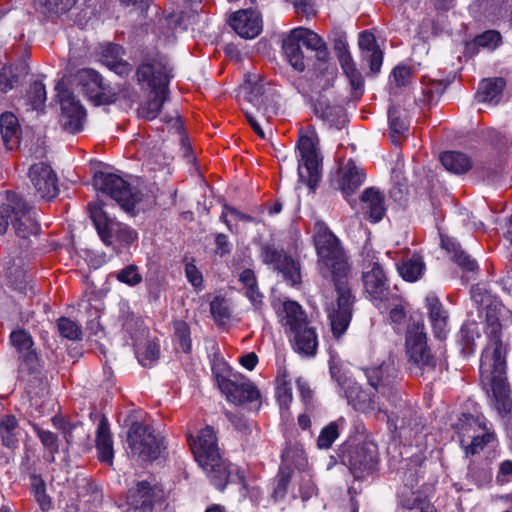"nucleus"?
Returning a JSON list of instances; mask_svg holds the SVG:
<instances>
[{
	"mask_svg": "<svg viewBox=\"0 0 512 512\" xmlns=\"http://www.w3.org/2000/svg\"><path fill=\"white\" fill-rule=\"evenodd\" d=\"M485 308L486 333L490 340L481 355L480 381L487 392L490 405L504 417L512 411L510 386L506 377L507 349L501 341L503 327L511 321V312L501 301L490 295L480 299Z\"/></svg>",
	"mask_w": 512,
	"mask_h": 512,
	"instance_id": "1",
	"label": "nucleus"
},
{
	"mask_svg": "<svg viewBox=\"0 0 512 512\" xmlns=\"http://www.w3.org/2000/svg\"><path fill=\"white\" fill-rule=\"evenodd\" d=\"M440 161L446 170L455 174L465 173L471 168V160L461 152L446 151L441 154Z\"/></svg>",
	"mask_w": 512,
	"mask_h": 512,
	"instance_id": "39",
	"label": "nucleus"
},
{
	"mask_svg": "<svg viewBox=\"0 0 512 512\" xmlns=\"http://www.w3.org/2000/svg\"><path fill=\"white\" fill-rule=\"evenodd\" d=\"M56 90L61 106L59 118L61 126L70 133L80 132L86 119L84 107L75 98L73 93L68 89H64L61 84L56 86Z\"/></svg>",
	"mask_w": 512,
	"mask_h": 512,
	"instance_id": "18",
	"label": "nucleus"
},
{
	"mask_svg": "<svg viewBox=\"0 0 512 512\" xmlns=\"http://www.w3.org/2000/svg\"><path fill=\"white\" fill-rule=\"evenodd\" d=\"M10 341L29 365L33 366L37 362V355L33 350V340L28 332L22 329L15 330L10 335Z\"/></svg>",
	"mask_w": 512,
	"mask_h": 512,
	"instance_id": "35",
	"label": "nucleus"
},
{
	"mask_svg": "<svg viewBox=\"0 0 512 512\" xmlns=\"http://www.w3.org/2000/svg\"><path fill=\"white\" fill-rule=\"evenodd\" d=\"M122 54L121 46L109 43L102 50L101 61L117 75L127 76L132 71V66L122 59Z\"/></svg>",
	"mask_w": 512,
	"mask_h": 512,
	"instance_id": "31",
	"label": "nucleus"
},
{
	"mask_svg": "<svg viewBox=\"0 0 512 512\" xmlns=\"http://www.w3.org/2000/svg\"><path fill=\"white\" fill-rule=\"evenodd\" d=\"M416 481V478L411 475V479H407L404 488L398 492V502L402 508L412 510L416 509L417 505H419L422 498L412 490L413 483Z\"/></svg>",
	"mask_w": 512,
	"mask_h": 512,
	"instance_id": "46",
	"label": "nucleus"
},
{
	"mask_svg": "<svg viewBox=\"0 0 512 512\" xmlns=\"http://www.w3.org/2000/svg\"><path fill=\"white\" fill-rule=\"evenodd\" d=\"M119 319L133 340L139 363L144 367L152 366L160 356L159 344L148 338V330L143 326V322L130 311V307L125 302L120 304Z\"/></svg>",
	"mask_w": 512,
	"mask_h": 512,
	"instance_id": "9",
	"label": "nucleus"
},
{
	"mask_svg": "<svg viewBox=\"0 0 512 512\" xmlns=\"http://www.w3.org/2000/svg\"><path fill=\"white\" fill-rule=\"evenodd\" d=\"M282 467L294 466L298 469H304L307 465V459L304 449L299 444H288L282 452Z\"/></svg>",
	"mask_w": 512,
	"mask_h": 512,
	"instance_id": "43",
	"label": "nucleus"
},
{
	"mask_svg": "<svg viewBox=\"0 0 512 512\" xmlns=\"http://www.w3.org/2000/svg\"><path fill=\"white\" fill-rule=\"evenodd\" d=\"M79 81L87 97L101 104L104 102L105 90L107 88L101 75L93 69H83L79 72Z\"/></svg>",
	"mask_w": 512,
	"mask_h": 512,
	"instance_id": "29",
	"label": "nucleus"
},
{
	"mask_svg": "<svg viewBox=\"0 0 512 512\" xmlns=\"http://www.w3.org/2000/svg\"><path fill=\"white\" fill-rule=\"evenodd\" d=\"M315 113L321 119L329 122L331 125H335L339 123V119L343 115V108L331 104L328 100L319 99L315 103Z\"/></svg>",
	"mask_w": 512,
	"mask_h": 512,
	"instance_id": "44",
	"label": "nucleus"
},
{
	"mask_svg": "<svg viewBox=\"0 0 512 512\" xmlns=\"http://www.w3.org/2000/svg\"><path fill=\"white\" fill-rule=\"evenodd\" d=\"M302 47L315 52L320 68L329 78L335 76V68L327 63L329 52L325 42L307 28H296L283 40L282 49L289 64L298 72L305 70V59Z\"/></svg>",
	"mask_w": 512,
	"mask_h": 512,
	"instance_id": "6",
	"label": "nucleus"
},
{
	"mask_svg": "<svg viewBox=\"0 0 512 512\" xmlns=\"http://www.w3.org/2000/svg\"><path fill=\"white\" fill-rule=\"evenodd\" d=\"M405 345L411 369L424 373L436 367V361L427 347V337L422 322L409 326Z\"/></svg>",
	"mask_w": 512,
	"mask_h": 512,
	"instance_id": "13",
	"label": "nucleus"
},
{
	"mask_svg": "<svg viewBox=\"0 0 512 512\" xmlns=\"http://www.w3.org/2000/svg\"><path fill=\"white\" fill-rule=\"evenodd\" d=\"M17 425V419L13 415H6L0 421V436L3 444L8 448L15 447L17 443L15 435Z\"/></svg>",
	"mask_w": 512,
	"mask_h": 512,
	"instance_id": "45",
	"label": "nucleus"
},
{
	"mask_svg": "<svg viewBox=\"0 0 512 512\" xmlns=\"http://www.w3.org/2000/svg\"><path fill=\"white\" fill-rule=\"evenodd\" d=\"M261 256L263 262L272 265L275 270L282 274L288 284L293 286L300 283V264L291 256L269 245L262 248Z\"/></svg>",
	"mask_w": 512,
	"mask_h": 512,
	"instance_id": "21",
	"label": "nucleus"
},
{
	"mask_svg": "<svg viewBox=\"0 0 512 512\" xmlns=\"http://www.w3.org/2000/svg\"><path fill=\"white\" fill-rule=\"evenodd\" d=\"M362 208L373 222L380 221L385 214L384 196L373 188L366 189L362 196Z\"/></svg>",
	"mask_w": 512,
	"mask_h": 512,
	"instance_id": "33",
	"label": "nucleus"
},
{
	"mask_svg": "<svg viewBox=\"0 0 512 512\" xmlns=\"http://www.w3.org/2000/svg\"><path fill=\"white\" fill-rule=\"evenodd\" d=\"M12 227L16 236L28 239L39 231L36 212L20 195L6 192V201L0 205V235Z\"/></svg>",
	"mask_w": 512,
	"mask_h": 512,
	"instance_id": "7",
	"label": "nucleus"
},
{
	"mask_svg": "<svg viewBox=\"0 0 512 512\" xmlns=\"http://www.w3.org/2000/svg\"><path fill=\"white\" fill-rule=\"evenodd\" d=\"M441 246L453 254V260L465 271L474 272L478 269L477 262L466 254L456 239L441 235Z\"/></svg>",
	"mask_w": 512,
	"mask_h": 512,
	"instance_id": "36",
	"label": "nucleus"
},
{
	"mask_svg": "<svg viewBox=\"0 0 512 512\" xmlns=\"http://www.w3.org/2000/svg\"><path fill=\"white\" fill-rule=\"evenodd\" d=\"M216 252L220 254L221 256L228 254L231 250L230 242L228 241V238L224 234H218L216 236Z\"/></svg>",
	"mask_w": 512,
	"mask_h": 512,
	"instance_id": "64",
	"label": "nucleus"
},
{
	"mask_svg": "<svg viewBox=\"0 0 512 512\" xmlns=\"http://www.w3.org/2000/svg\"><path fill=\"white\" fill-rule=\"evenodd\" d=\"M501 41V35L495 30H488L478 35L475 38V44L478 47L487 48L489 50L495 49Z\"/></svg>",
	"mask_w": 512,
	"mask_h": 512,
	"instance_id": "55",
	"label": "nucleus"
},
{
	"mask_svg": "<svg viewBox=\"0 0 512 512\" xmlns=\"http://www.w3.org/2000/svg\"><path fill=\"white\" fill-rule=\"evenodd\" d=\"M88 208L98 235L105 245L120 249L131 245L137 239L136 231L126 224L109 218L101 203H91Z\"/></svg>",
	"mask_w": 512,
	"mask_h": 512,
	"instance_id": "10",
	"label": "nucleus"
},
{
	"mask_svg": "<svg viewBox=\"0 0 512 512\" xmlns=\"http://www.w3.org/2000/svg\"><path fill=\"white\" fill-rule=\"evenodd\" d=\"M210 311L214 321L218 325H225L231 318V309L228 301L216 296L210 303Z\"/></svg>",
	"mask_w": 512,
	"mask_h": 512,
	"instance_id": "47",
	"label": "nucleus"
},
{
	"mask_svg": "<svg viewBox=\"0 0 512 512\" xmlns=\"http://www.w3.org/2000/svg\"><path fill=\"white\" fill-rule=\"evenodd\" d=\"M96 449L99 460L111 465L114 458V450L109 423L106 418H102L97 427Z\"/></svg>",
	"mask_w": 512,
	"mask_h": 512,
	"instance_id": "32",
	"label": "nucleus"
},
{
	"mask_svg": "<svg viewBox=\"0 0 512 512\" xmlns=\"http://www.w3.org/2000/svg\"><path fill=\"white\" fill-rule=\"evenodd\" d=\"M24 74L26 68L23 65H4L0 69V91L6 93L15 88Z\"/></svg>",
	"mask_w": 512,
	"mask_h": 512,
	"instance_id": "41",
	"label": "nucleus"
},
{
	"mask_svg": "<svg viewBox=\"0 0 512 512\" xmlns=\"http://www.w3.org/2000/svg\"><path fill=\"white\" fill-rule=\"evenodd\" d=\"M230 26L242 38L252 39L262 30L259 14L252 10H240L230 18Z\"/></svg>",
	"mask_w": 512,
	"mask_h": 512,
	"instance_id": "25",
	"label": "nucleus"
},
{
	"mask_svg": "<svg viewBox=\"0 0 512 512\" xmlns=\"http://www.w3.org/2000/svg\"><path fill=\"white\" fill-rule=\"evenodd\" d=\"M30 186L37 197L43 200H51L58 194L57 175L50 165L37 162L29 167L27 173Z\"/></svg>",
	"mask_w": 512,
	"mask_h": 512,
	"instance_id": "20",
	"label": "nucleus"
},
{
	"mask_svg": "<svg viewBox=\"0 0 512 512\" xmlns=\"http://www.w3.org/2000/svg\"><path fill=\"white\" fill-rule=\"evenodd\" d=\"M344 391L348 404L356 411L365 414H374L378 419L389 421L386 411L380 406L376 395H370L364 391L361 386L351 378H345L339 381Z\"/></svg>",
	"mask_w": 512,
	"mask_h": 512,
	"instance_id": "17",
	"label": "nucleus"
},
{
	"mask_svg": "<svg viewBox=\"0 0 512 512\" xmlns=\"http://www.w3.org/2000/svg\"><path fill=\"white\" fill-rule=\"evenodd\" d=\"M219 386L226 394L227 399L237 405L245 402H253L259 398L258 389L249 381L235 382L222 379Z\"/></svg>",
	"mask_w": 512,
	"mask_h": 512,
	"instance_id": "26",
	"label": "nucleus"
},
{
	"mask_svg": "<svg viewBox=\"0 0 512 512\" xmlns=\"http://www.w3.org/2000/svg\"><path fill=\"white\" fill-rule=\"evenodd\" d=\"M95 185L115 200L126 212H133L141 200L140 193L133 191L124 179L115 174L103 172L96 174Z\"/></svg>",
	"mask_w": 512,
	"mask_h": 512,
	"instance_id": "14",
	"label": "nucleus"
},
{
	"mask_svg": "<svg viewBox=\"0 0 512 512\" xmlns=\"http://www.w3.org/2000/svg\"><path fill=\"white\" fill-rule=\"evenodd\" d=\"M185 275L187 280L195 287L201 288L203 284V277L201 272L193 263H187L185 266Z\"/></svg>",
	"mask_w": 512,
	"mask_h": 512,
	"instance_id": "60",
	"label": "nucleus"
},
{
	"mask_svg": "<svg viewBox=\"0 0 512 512\" xmlns=\"http://www.w3.org/2000/svg\"><path fill=\"white\" fill-rule=\"evenodd\" d=\"M314 244L320 274L334 282L337 300L326 306L327 317L335 338L348 329L353 315L355 297L348 287L351 266L338 237L323 222L314 226Z\"/></svg>",
	"mask_w": 512,
	"mask_h": 512,
	"instance_id": "2",
	"label": "nucleus"
},
{
	"mask_svg": "<svg viewBox=\"0 0 512 512\" xmlns=\"http://www.w3.org/2000/svg\"><path fill=\"white\" fill-rule=\"evenodd\" d=\"M33 430L39 437L44 448L49 452V461H55V454L59 451L58 437L49 430H44L37 425H33Z\"/></svg>",
	"mask_w": 512,
	"mask_h": 512,
	"instance_id": "49",
	"label": "nucleus"
},
{
	"mask_svg": "<svg viewBox=\"0 0 512 512\" xmlns=\"http://www.w3.org/2000/svg\"><path fill=\"white\" fill-rule=\"evenodd\" d=\"M465 455H475L496 439L493 425L483 414H462L455 425Z\"/></svg>",
	"mask_w": 512,
	"mask_h": 512,
	"instance_id": "8",
	"label": "nucleus"
},
{
	"mask_svg": "<svg viewBox=\"0 0 512 512\" xmlns=\"http://www.w3.org/2000/svg\"><path fill=\"white\" fill-rule=\"evenodd\" d=\"M58 330L61 336L69 340H77L81 334L80 327L68 318H60L58 320Z\"/></svg>",
	"mask_w": 512,
	"mask_h": 512,
	"instance_id": "53",
	"label": "nucleus"
},
{
	"mask_svg": "<svg viewBox=\"0 0 512 512\" xmlns=\"http://www.w3.org/2000/svg\"><path fill=\"white\" fill-rule=\"evenodd\" d=\"M291 479V470L288 467H281L276 478L275 487L273 489V498L275 500L282 499L286 493Z\"/></svg>",
	"mask_w": 512,
	"mask_h": 512,
	"instance_id": "52",
	"label": "nucleus"
},
{
	"mask_svg": "<svg viewBox=\"0 0 512 512\" xmlns=\"http://www.w3.org/2000/svg\"><path fill=\"white\" fill-rule=\"evenodd\" d=\"M190 447L198 465L217 489L223 490L236 481L245 487L243 472L222 458L212 427L202 429L196 439L190 440Z\"/></svg>",
	"mask_w": 512,
	"mask_h": 512,
	"instance_id": "3",
	"label": "nucleus"
},
{
	"mask_svg": "<svg viewBox=\"0 0 512 512\" xmlns=\"http://www.w3.org/2000/svg\"><path fill=\"white\" fill-rule=\"evenodd\" d=\"M318 138L314 130L302 133L298 140L300 159L299 180L314 190L321 177V158L318 152Z\"/></svg>",
	"mask_w": 512,
	"mask_h": 512,
	"instance_id": "12",
	"label": "nucleus"
},
{
	"mask_svg": "<svg viewBox=\"0 0 512 512\" xmlns=\"http://www.w3.org/2000/svg\"><path fill=\"white\" fill-rule=\"evenodd\" d=\"M294 7L298 13H302L307 17L314 16L316 9L311 0H295Z\"/></svg>",
	"mask_w": 512,
	"mask_h": 512,
	"instance_id": "62",
	"label": "nucleus"
},
{
	"mask_svg": "<svg viewBox=\"0 0 512 512\" xmlns=\"http://www.w3.org/2000/svg\"><path fill=\"white\" fill-rule=\"evenodd\" d=\"M278 317L294 351L303 356H314L318 347V335L302 307L295 301H285L278 311Z\"/></svg>",
	"mask_w": 512,
	"mask_h": 512,
	"instance_id": "5",
	"label": "nucleus"
},
{
	"mask_svg": "<svg viewBox=\"0 0 512 512\" xmlns=\"http://www.w3.org/2000/svg\"><path fill=\"white\" fill-rule=\"evenodd\" d=\"M239 281L243 284L244 294L254 309L260 310L263 304V294L259 291L254 272L251 269L243 270L239 275Z\"/></svg>",
	"mask_w": 512,
	"mask_h": 512,
	"instance_id": "38",
	"label": "nucleus"
},
{
	"mask_svg": "<svg viewBox=\"0 0 512 512\" xmlns=\"http://www.w3.org/2000/svg\"><path fill=\"white\" fill-rule=\"evenodd\" d=\"M175 339L179 343L183 352L189 353L191 350L190 330L186 323L177 322L175 324Z\"/></svg>",
	"mask_w": 512,
	"mask_h": 512,
	"instance_id": "54",
	"label": "nucleus"
},
{
	"mask_svg": "<svg viewBox=\"0 0 512 512\" xmlns=\"http://www.w3.org/2000/svg\"><path fill=\"white\" fill-rule=\"evenodd\" d=\"M275 394L280 409L287 410L293 399L290 383L280 382V384H276Z\"/></svg>",
	"mask_w": 512,
	"mask_h": 512,
	"instance_id": "58",
	"label": "nucleus"
},
{
	"mask_svg": "<svg viewBox=\"0 0 512 512\" xmlns=\"http://www.w3.org/2000/svg\"><path fill=\"white\" fill-rule=\"evenodd\" d=\"M46 102V89L43 83L34 82L28 91L26 104L30 109L42 111Z\"/></svg>",
	"mask_w": 512,
	"mask_h": 512,
	"instance_id": "48",
	"label": "nucleus"
},
{
	"mask_svg": "<svg viewBox=\"0 0 512 512\" xmlns=\"http://www.w3.org/2000/svg\"><path fill=\"white\" fill-rule=\"evenodd\" d=\"M345 423L344 418H339L335 422H331L329 425L324 427L317 440V445L321 449H327L331 447L333 442L338 438L339 436V426L343 425Z\"/></svg>",
	"mask_w": 512,
	"mask_h": 512,
	"instance_id": "50",
	"label": "nucleus"
},
{
	"mask_svg": "<svg viewBox=\"0 0 512 512\" xmlns=\"http://www.w3.org/2000/svg\"><path fill=\"white\" fill-rule=\"evenodd\" d=\"M77 0H35V8L47 17L58 16L69 11Z\"/></svg>",
	"mask_w": 512,
	"mask_h": 512,
	"instance_id": "40",
	"label": "nucleus"
},
{
	"mask_svg": "<svg viewBox=\"0 0 512 512\" xmlns=\"http://www.w3.org/2000/svg\"><path fill=\"white\" fill-rule=\"evenodd\" d=\"M389 319L393 325L394 330L399 333L401 332L406 324V311L400 304L395 305L389 312Z\"/></svg>",
	"mask_w": 512,
	"mask_h": 512,
	"instance_id": "59",
	"label": "nucleus"
},
{
	"mask_svg": "<svg viewBox=\"0 0 512 512\" xmlns=\"http://www.w3.org/2000/svg\"><path fill=\"white\" fill-rule=\"evenodd\" d=\"M389 127L393 134L403 135L408 130L407 121L402 118L395 108L388 111Z\"/></svg>",
	"mask_w": 512,
	"mask_h": 512,
	"instance_id": "57",
	"label": "nucleus"
},
{
	"mask_svg": "<svg viewBox=\"0 0 512 512\" xmlns=\"http://www.w3.org/2000/svg\"><path fill=\"white\" fill-rule=\"evenodd\" d=\"M244 89L246 90L245 99L256 109L255 112L248 109L245 110L247 121L255 133L262 139H265V132L261 128L260 122L261 120L268 122L272 115L275 114V109L261 85H247Z\"/></svg>",
	"mask_w": 512,
	"mask_h": 512,
	"instance_id": "15",
	"label": "nucleus"
},
{
	"mask_svg": "<svg viewBox=\"0 0 512 512\" xmlns=\"http://www.w3.org/2000/svg\"><path fill=\"white\" fill-rule=\"evenodd\" d=\"M346 462L353 476L361 479L377 469L378 447L372 441H365L350 449L346 455Z\"/></svg>",
	"mask_w": 512,
	"mask_h": 512,
	"instance_id": "19",
	"label": "nucleus"
},
{
	"mask_svg": "<svg viewBox=\"0 0 512 512\" xmlns=\"http://www.w3.org/2000/svg\"><path fill=\"white\" fill-rule=\"evenodd\" d=\"M296 383L303 402L305 403V405L310 404L313 392L310 389L309 384L302 378H298Z\"/></svg>",
	"mask_w": 512,
	"mask_h": 512,
	"instance_id": "63",
	"label": "nucleus"
},
{
	"mask_svg": "<svg viewBox=\"0 0 512 512\" xmlns=\"http://www.w3.org/2000/svg\"><path fill=\"white\" fill-rule=\"evenodd\" d=\"M365 174L355 162L349 160L344 168L341 178V190L347 198L352 195L364 182Z\"/></svg>",
	"mask_w": 512,
	"mask_h": 512,
	"instance_id": "34",
	"label": "nucleus"
},
{
	"mask_svg": "<svg viewBox=\"0 0 512 512\" xmlns=\"http://www.w3.org/2000/svg\"><path fill=\"white\" fill-rule=\"evenodd\" d=\"M127 442L131 453L144 461L153 460L160 453L161 442L148 425L133 423L128 432Z\"/></svg>",
	"mask_w": 512,
	"mask_h": 512,
	"instance_id": "16",
	"label": "nucleus"
},
{
	"mask_svg": "<svg viewBox=\"0 0 512 512\" xmlns=\"http://www.w3.org/2000/svg\"><path fill=\"white\" fill-rule=\"evenodd\" d=\"M117 280L129 286H135L142 281V276L138 272V268L134 265H129L116 274Z\"/></svg>",
	"mask_w": 512,
	"mask_h": 512,
	"instance_id": "56",
	"label": "nucleus"
},
{
	"mask_svg": "<svg viewBox=\"0 0 512 512\" xmlns=\"http://www.w3.org/2000/svg\"><path fill=\"white\" fill-rule=\"evenodd\" d=\"M362 257V282L364 290L370 300L378 306L388 299L390 283L375 250L365 245Z\"/></svg>",
	"mask_w": 512,
	"mask_h": 512,
	"instance_id": "11",
	"label": "nucleus"
},
{
	"mask_svg": "<svg viewBox=\"0 0 512 512\" xmlns=\"http://www.w3.org/2000/svg\"><path fill=\"white\" fill-rule=\"evenodd\" d=\"M425 263L421 256L413 255L398 266V271L404 280L415 282L422 277Z\"/></svg>",
	"mask_w": 512,
	"mask_h": 512,
	"instance_id": "42",
	"label": "nucleus"
},
{
	"mask_svg": "<svg viewBox=\"0 0 512 512\" xmlns=\"http://www.w3.org/2000/svg\"><path fill=\"white\" fill-rule=\"evenodd\" d=\"M358 46L362 62L369 65L373 74L378 73L383 62V52L377 44L374 34L369 31L361 32L358 37Z\"/></svg>",
	"mask_w": 512,
	"mask_h": 512,
	"instance_id": "27",
	"label": "nucleus"
},
{
	"mask_svg": "<svg viewBox=\"0 0 512 512\" xmlns=\"http://www.w3.org/2000/svg\"><path fill=\"white\" fill-rule=\"evenodd\" d=\"M0 134L3 145L7 150H14L19 146L21 127L18 118L12 112L1 114Z\"/></svg>",
	"mask_w": 512,
	"mask_h": 512,
	"instance_id": "30",
	"label": "nucleus"
},
{
	"mask_svg": "<svg viewBox=\"0 0 512 512\" xmlns=\"http://www.w3.org/2000/svg\"><path fill=\"white\" fill-rule=\"evenodd\" d=\"M334 50L341 69L349 80L353 97L355 99L360 98L364 92V81L350 51L348 50L346 40L344 38L336 39L334 42Z\"/></svg>",
	"mask_w": 512,
	"mask_h": 512,
	"instance_id": "22",
	"label": "nucleus"
},
{
	"mask_svg": "<svg viewBox=\"0 0 512 512\" xmlns=\"http://www.w3.org/2000/svg\"><path fill=\"white\" fill-rule=\"evenodd\" d=\"M162 498V490L157 486H151L147 481L138 482L135 488H131L127 494V504L142 512L151 511L153 505Z\"/></svg>",
	"mask_w": 512,
	"mask_h": 512,
	"instance_id": "24",
	"label": "nucleus"
},
{
	"mask_svg": "<svg viewBox=\"0 0 512 512\" xmlns=\"http://www.w3.org/2000/svg\"><path fill=\"white\" fill-rule=\"evenodd\" d=\"M392 75L398 86H405L410 79L411 71L406 66H397L394 68Z\"/></svg>",
	"mask_w": 512,
	"mask_h": 512,
	"instance_id": "61",
	"label": "nucleus"
},
{
	"mask_svg": "<svg viewBox=\"0 0 512 512\" xmlns=\"http://www.w3.org/2000/svg\"><path fill=\"white\" fill-rule=\"evenodd\" d=\"M504 87L505 81L502 78L484 79L479 83L476 98L479 102L497 104Z\"/></svg>",
	"mask_w": 512,
	"mask_h": 512,
	"instance_id": "37",
	"label": "nucleus"
},
{
	"mask_svg": "<svg viewBox=\"0 0 512 512\" xmlns=\"http://www.w3.org/2000/svg\"><path fill=\"white\" fill-rule=\"evenodd\" d=\"M137 78L141 84H146L148 98L140 104L139 116L147 120L155 119L169 98L168 85L173 77L172 68L167 58L157 55L147 58L137 69Z\"/></svg>",
	"mask_w": 512,
	"mask_h": 512,
	"instance_id": "4",
	"label": "nucleus"
},
{
	"mask_svg": "<svg viewBox=\"0 0 512 512\" xmlns=\"http://www.w3.org/2000/svg\"><path fill=\"white\" fill-rule=\"evenodd\" d=\"M32 492L43 511L49 510L51 500L46 494V486L41 477L34 475L31 479Z\"/></svg>",
	"mask_w": 512,
	"mask_h": 512,
	"instance_id": "51",
	"label": "nucleus"
},
{
	"mask_svg": "<svg viewBox=\"0 0 512 512\" xmlns=\"http://www.w3.org/2000/svg\"><path fill=\"white\" fill-rule=\"evenodd\" d=\"M362 371L369 385L382 395L393 388L397 379V368L392 357L384 360L379 366L366 367Z\"/></svg>",
	"mask_w": 512,
	"mask_h": 512,
	"instance_id": "23",
	"label": "nucleus"
},
{
	"mask_svg": "<svg viewBox=\"0 0 512 512\" xmlns=\"http://www.w3.org/2000/svg\"><path fill=\"white\" fill-rule=\"evenodd\" d=\"M425 304L434 336L438 339H445L449 333L448 312L434 293H429L426 296Z\"/></svg>",
	"mask_w": 512,
	"mask_h": 512,
	"instance_id": "28",
	"label": "nucleus"
}]
</instances>
